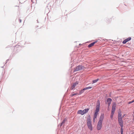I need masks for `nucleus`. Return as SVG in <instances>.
Returning a JSON list of instances; mask_svg holds the SVG:
<instances>
[{"instance_id": "1a4fd4ad", "label": "nucleus", "mask_w": 134, "mask_h": 134, "mask_svg": "<svg viewBox=\"0 0 134 134\" xmlns=\"http://www.w3.org/2000/svg\"><path fill=\"white\" fill-rule=\"evenodd\" d=\"M104 114H101L100 116L99 120L98 121L102 122L104 118Z\"/></svg>"}, {"instance_id": "20e7f679", "label": "nucleus", "mask_w": 134, "mask_h": 134, "mask_svg": "<svg viewBox=\"0 0 134 134\" xmlns=\"http://www.w3.org/2000/svg\"><path fill=\"white\" fill-rule=\"evenodd\" d=\"M83 69V67L81 65H79L74 68V71H76L79 70H82Z\"/></svg>"}, {"instance_id": "9d476101", "label": "nucleus", "mask_w": 134, "mask_h": 134, "mask_svg": "<svg viewBox=\"0 0 134 134\" xmlns=\"http://www.w3.org/2000/svg\"><path fill=\"white\" fill-rule=\"evenodd\" d=\"M97 41H96L95 42H93V43H92L90 44L88 46V48H90L92 46H93L94 44L97 42Z\"/></svg>"}, {"instance_id": "f8f14e48", "label": "nucleus", "mask_w": 134, "mask_h": 134, "mask_svg": "<svg viewBox=\"0 0 134 134\" xmlns=\"http://www.w3.org/2000/svg\"><path fill=\"white\" fill-rule=\"evenodd\" d=\"M112 101V99L110 98H108V99L107 100V102H108V104L109 106L111 104V102Z\"/></svg>"}, {"instance_id": "423d86ee", "label": "nucleus", "mask_w": 134, "mask_h": 134, "mask_svg": "<svg viewBox=\"0 0 134 134\" xmlns=\"http://www.w3.org/2000/svg\"><path fill=\"white\" fill-rule=\"evenodd\" d=\"M118 120L120 125L121 127H122L123 126V122L122 120V118H119L118 119Z\"/></svg>"}, {"instance_id": "4be33fe9", "label": "nucleus", "mask_w": 134, "mask_h": 134, "mask_svg": "<svg viewBox=\"0 0 134 134\" xmlns=\"http://www.w3.org/2000/svg\"><path fill=\"white\" fill-rule=\"evenodd\" d=\"M134 102V100L132 101H130V102H129V104H130V103H132Z\"/></svg>"}, {"instance_id": "9b49d317", "label": "nucleus", "mask_w": 134, "mask_h": 134, "mask_svg": "<svg viewBox=\"0 0 134 134\" xmlns=\"http://www.w3.org/2000/svg\"><path fill=\"white\" fill-rule=\"evenodd\" d=\"M116 104L115 103H114L113 104L111 110L113 111H115V108H116Z\"/></svg>"}, {"instance_id": "39448f33", "label": "nucleus", "mask_w": 134, "mask_h": 134, "mask_svg": "<svg viewBox=\"0 0 134 134\" xmlns=\"http://www.w3.org/2000/svg\"><path fill=\"white\" fill-rule=\"evenodd\" d=\"M102 122L98 121L97 126V129L98 130H101L102 127Z\"/></svg>"}, {"instance_id": "dca6fc26", "label": "nucleus", "mask_w": 134, "mask_h": 134, "mask_svg": "<svg viewBox=\"0 0 134 134\" xmlns=\"http://www.w3.org/2000/svg\"><path fill=\"white\" fill-rule=\"evenodd\" d=\"M121 115L122 114L121 113H119L118 114V119L119 118H121Z\"/></svg>"}, {"instance_id": "2eb2a0df", "label": "nucleus", "mask_w": 134, "mask_h": 134, "mask_svg": "<svg viewBox=\"0 0 134 134\" xmlns=\"http://www.w3.org/2000/svg\"><path fill=\"white\" fill-rule=\"evenodd\" d=\"M99 80V79H96V80H94L92 82H93V83H96V82L98 80Z\"/></svg>"}, {"instance_id": "412c9836", "label": "nucleus", "mask_w": 134, "mask_h": 134, "mask_svg": "<svg viewBox=\"0 0 134 134\" xmlns=\"http://www.w3.org/2000/svg\"><path fill=\"white\" fill-rule=\"evenodd\" d=\"M113 115H111H111H110V118H111V119H112V118H113Z\"/></svg>"}, {"instance_id": "4468645a", "label": "nucleus", "mask_w": 134, "mask_h": 134, "mask_svg": "<svg viewBox=\"0 0 134 134\" xmlns=\"http://www.w3.org/2000/svg\"><path fill=\"white\" fill-rule=\"evenodd\" d=\"M84 90H83V89L80 90V91L79 93V95L83 93L84 92Z\"/></svg>"}, {"instance_id": "f03ea898", "label": "nucleus", "mask_w": 134, "mask_h": 134, "mask_svg": "<svg viewBox=\"0 0 134 134\" xmlns=\"http://www.w3.org/2000/svg\"><path fill=\"white\" fill-rule=\"evenodd\" d=\"M87 122L88 128L89 129H90L91 131H92L93 130V127L92 124L90 116H89L87 118Z\"/></svg>"}, {"instance_id": "6e6552de", "label": "nucleus", "mask_w": 134, "mask_h": 134, "mask_svg": "<svg viewBox=\"0 0 134 134\" xmlns=\"http://www.w3.org/2000/svg\"><path fill=\"white\" fill-rule=\"evenodd\" d=\"M131 37H129L128 38L125 39L122 42V43L124 44H125L127 42H128L131 40Z\"/></svg>"}, {"instance_id": "a211bd4d", "label": "nucleus", "mask_w": 134, "mask_h": 134, "mask_svg": "<svg viewBox=\"0 0 134 134\" xmlns=\"http://www.w3.org/2000/svg\"><path fill=\"white\" fill-rule=\"evenodd\" d=\"M79 95V94L77 93H74V94H72V95H71V96L72 97L73 96H74L75 95Z\"/></svg>"}, {"instance_id": "6ab92c4d", "label": "nucleus", "mask_w": 134, "mask_h": 134, "mask_svg": "<svg viewBox=\"0 0 134 134\" xmlns=\"http://www.w3.org/2000/svg\"><path fill=\"white\" fill-rule=\"evenodd\" d=\"M120 132L121 134H123V130L122 129V128L121 129Z\"/></svg>"}, {"instance_id": "f257e3e1", "label": "nucleus", "mask_w": 134, "mask_h": 134, "mask_svg": "<svg viewBox=\"0 0 134 134\" xmlns=\"http://www.w3.org/2000/svg\"><path fill=\"white\" fill-rule=\"evenodd\" d=\"M100 106V101L99 100H98L97 102L95 112L93 116V121L94 122H95V119L97 118L98 114V112L99 111V110Z\"/></svg>"}, {"instance_id": "7ed1b4c3", "label": "nucleus", "mask_w": 134, "mask_h": 134, "mask_svg": "<svg viewBox=\"0 0 134 134\" xmlns=\"http://www.w3.org/2000/svg\"><path fill=\"white\" fill-rule=\"evenodd\" d=\"M89 110V109L87 108L82 110H80L77 111V113L79 114H81L82 115H83L87 113Z\"/></svg>"}, {"instance_id": "ddd939ff", "label": "nucleus", "mask_w": 134, "mask_h": 134, "mask_svg": "<svg viewBox=\"0 0 134 134\" xmlns=\"http://www.w3.org/2000/svg\"><path fill=\"white\" fill-rule=\"evenodd\" d=\"M92 87H86L85 88L83 89V90H86L87 89H89L92 88Z\"/></svg>"}, {"instance_id": "5701e85b", "label": "nucleus", "mask_w": 134, "mask_h": 134, "mask_svg": "<svg viewBox=\"0 0 134 134\" xmlns=\"http://www.w3.org/2000/svg\"><path fill=\"white\" fill-rule=\"evenodd\" d=\"M19 23H21V19H19Z\"/></svg>"}, {"instance_id": "0eeeda50", "label": "nucleus", "mask_w": 134, "mask_h": 134, "mask_svg": "<svg viewBox=\"0 0 134 134\" xmlns=\"http://www.w3.org/2000/svg\"><path fill=\"white\" fill-rule=\"evenodd\" d=\"M78 84V83L77 81L76 82L74 83L70 88V89L71 90H72L74 88H75V87Z\"/></svg>"}, {"instance_id": "f3484780", "label": "nucleus", "mask_w": 134, "mask_h": 134, "mask_svg": "<svg viewBox=\"0 0 134 134\" xmlns=\"http://www.w3.org/2000/svg\"><path fill=\"white\" fill-rule=\"evenodd\" d=\"M66 121V120L65 119L64 120L63 122L61 123V124L60 126H62V125L65 123Z\"/></svg>"}, {"instance_id": "aec40b11", "label": "nucleus", "mask_w": 134, "mask_h": 134, "mask_svg": "<svg viewBox=\"0 0 134 134\" xmlns=\"http://www.w3.org/2000/svg\"><path fill=\"white\" fill-rule=\"evenodd\" d=\"M114 112H115V111H113L111 110V114L113 115L114 113Z\"/></svg>"}]
</instances>
